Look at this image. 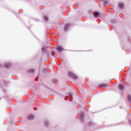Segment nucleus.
I'll return each instance as SVG.
<instances>
[{
  "mask_svg": "<svg viewBox=\"0 0 131 131\" xmlns=\"http://www.w3.org/2000/svg\"><path fill=\"white\" fill-rule=\"evenodd\" d=\"M33 118V117L32 115H30L29 116V117L28 119H32Z\"/></svg>",
  "mask_w": 131,
  "mask_h": 131,
  "instance_id": "obj_12",
  "label": "nucleus"
},
{
  "mask_svg": "<svg viewBox=\"0 0 131 131\" xmlns=\"http://www.w3.org/2000/svg\"><path fill=\"white\" fill-rule=\"evenodd\" d=\"M94 16L95 17H97L99 15V13L97 12H94Z\"/></svg>",
  "mask_w": 131,
  "mask_h": 131,
  "instance_id": "obj_6",
  "label": "nucleus"
},
{
  "mask_svg": "<svg viewBox=\"0 0 131 131\" xmlns=\"http://www.w3.org/2000/svg\"><path fill=\"white\" fill-rule=\"evenodd\" d=\"M110 22L112 24L114 23V19H111V20Z\"/></svg>",
  "mask_w": 131,
  "mask_h": 131,
  "instance_id": "obj_11",
  "label": "nucleus"
},
{
  "mask_svg": "<svg viewBox=\"0 0 131 131\" xmlns=\"http://www.w3.org/2000/svg\"><path fill=\"white\" fill-rule=\"evenodd\" d=\"M6 65H7V67H8L9 66V64H6Z\"/></svg>",
  "mask_w": 131,
  "mask_h": 131,
  "instance_id": "obj_14",
  "label": "nucleus"
},
{
  "mask_svg": "<svg viewBox=\"0 0 131 131\" xmlns=\"http://www.w3.org/2000/svg\"><path fill=\"white\" fill-rule=\"evenodd\" d=\"M72 75L73 77L75 79H77L78 78V77L76 75L72 74Z\"/></svg>",
  "mask_w": 131,
  "mask_h": 131,
  "instance_id": "obj_10",
  "label": "nucleus"
},
{
  "mask_svg": "<svg viewBox=\"0 0 131 131\" xmlns=\"http://www.w3.org/2000/svg\"><path fill=\"white\" fill-rule=\"evenodd\" d=\"M119 89L123 90L124 89V87L122 84H120L119 85Z\"/></svg>",
  "mask_w": 131,
  "mask_h": 131,
  "instance_id": "obj_5",
  "label": "nucleus"
},
{
  "mask_svg": "<svg viewBox=\"0 0 131 131\" xmlns=\"http://www.w3.org/2000/svg\"><path fill=\"white\" fill-rule=\"evenodd\" d=\"M107 85L108 84L107 83H102L100 84V86L102 88H103L106 87Z\"/></svg>",
  "mask_w": 131,
  "mask_h": 131,
  "instance_id": "obj_2",
  "label": "nucleus"
},
{
  "mask_svg": "<svg viewBox=\"0 0 131 131\" xmlns=\"http://www.w3.org/2000/svg\"><path fill=\"white\" fill-rule=\"evenodd\" d=\"M119 7L121 9H122L124 7V5L122 3H120L119 5Z\"/></svg>",
  "mask_w": 131,
  "mask_h": 131,
  "instance_id": "obj_4",
  "label": "nucleus"
},
{
  "mask_svg": "<svg viewBox=\"0 0 131 131\" xmlns=\"http://www.w3.org/2000/svg\"><path fill=\"white\" fill-rule=\"evenodd\" d=\"M35 80L37 81L38 80V79H35Z\"/></svg>",
  "mask_w": 131,
  "mask_h": 131,
  "instance_id": "obj_15",
  "label": "nucleus"
},
{
  "mask_svg": "<svg viewBox=\"0 0 131 131\" xmlns=\"http://www.w3.org/2000/svg\"><path fill=\"white\" fill-rule=\"evenodd\" d=\"M100 2L101 4L104 6H106L108 4L107 1H100Z\"/></svg>",
  "mask_w": 131,
  "mask_h": 131,
  "instance_id": "obj_1",
  "label": "nucleus"
},
{
  "mask_svg": "<svg viewBox=\"0 0 131 131\" xmlns=\"http://www.w3.org/2000/svg\"><path fill=\"white\" fill-rule=\"evenodd\" d=\"M119 75H120L119 74H118V77H119Z\"/></svg>",
  "mask_w": 131,
  "mask_h": 131,
  "instance_id": "obj_16",
  "label": "nucleus"
},
{
  "mask_svg": "<svg viewBox=\"0 0 131 131\" xmlns=\"http://www.w3.org/2000/svg\"><path fill=\"white\" fill-rule=\"evenodd\" d=\"M45 19L46 21L47 20H48V18H47V17H45Z\"/></svg>",
  "mask_w": 131,
  "mask_h": 131,
  "instance_id": "obj_13",
  "label": "nucleus"
},
{
  "mask_svg": "<svg viewBox=\"0 0 131 131\" xmlns=\"http://www.w3.org/2000/svg\"><path fill=\"white\" fill-rule=\"evenodd\" d=\"M129 102H131V96L129 95L127 96Z\"/></svg>",
  "mask_w": 131,
  "mask_h": 131,
  "instance_id": "obj_9",
  "label": "nucleus"
},
{
  "mask_svg": "<svg viewBox=\"0 0 131 131\" xmlns=\"http://www.w3.org/2000/svg\"><path fill=\"white\" fill-rule=\"evenodd\" d=\"M69 25L68 24H67L65 26V31H66L69 27Z\"/></svg>",
  "mask_w": 131,
  "mask_h": 131,
  "instance_id": "obj_8",
  "label": "nucleus"
},
{
  "mask_svg": "<svg viewBox=\"0 0 131 131\" xmlns=\"http://www.w3.org/2000/svg\"><path fill=\"white\" fill-rule=\"evenodd\" d=\"M57 49L58 51H59L60 52L62 50H63V49L62 47L60 46H58L57 47Z\"/></svg>",
  "mask_w": 131,
  "mask_h": 131,
  "instance_id": "obj_3",
  "label": "nucleus"
},
{
  "mask_svg": "<svg viewBox=\"0 0 131 131\" xmlns=\"http://www.w3.org/2000/svg\"><path fill=\"white\" fill-rule=\"evenodd\" d=\"M34 71V70L33 69H30L28 70L27 72L28 73H32Z\"/></svg>",
  "mask_w": 131,
  "mask_h": 131,
  "instance_id": "obj_7",
  "label": "nucleus"
}]
</instances>
